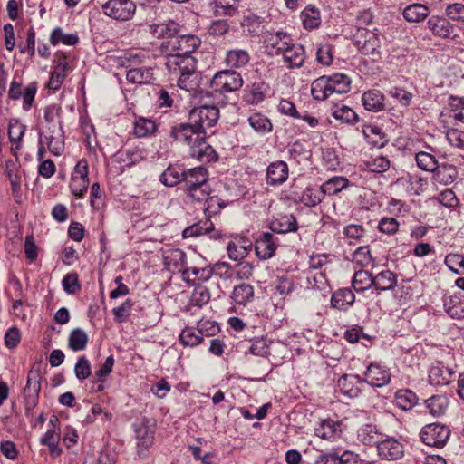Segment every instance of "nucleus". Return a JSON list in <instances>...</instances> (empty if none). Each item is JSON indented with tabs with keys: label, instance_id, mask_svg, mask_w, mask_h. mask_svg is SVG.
I'll list each match as a JSON object with an SVG mask.
<instances>
[{
	"label": "nucleus",
	"instance_id": "1",
	"mask_svg": "<svg viewBox=\"0 0 464 464\" xmlns=\"http://www.w3.org/2000/svg\"><path fill=\"white\" fill-rule=\"evenodd\" d=\"M170 136L189 147V154L200 161H209L214 150L205 140V135L190 121L179 123L170 130Z\"/></svg>",
	"mask_w": 464,
	"mask_h": 464
},
{
	"label": "nucleus",
	"instance_id": "2",
	"mask_svg": "<svg viewBox=\"0 0 464 464\" xmlns=\"http://www.w3.org/2000/svg\"><path fill=\"white\" fill-rule=\"evenodd\" d=\"M166 55L165 66L177 78L180 89L191 91L195 87L194 77L197 61L192 55H179L176 53L162 52Z\"/></svg>",
	"mask_w": 464,
	"mask_h": 464
},
{
	"label": "nucleus",
	"instance_id": "3",
	"mask_svg": "<svg viewBox=\"0 0 464 464\" xmlns=\"http://www.w3.org/2000/svg\"><path fill=\"white\" fill-rule=\"evenodd\" d=\"M41 381L40 369L33 367L27 373L26 384L22 393L26 416L32 415L33 410L38 404Z\"/></svg>",
	"mask_w": 464,
	"mask_h": 464
},
{
	"label": "nucleus",
	"instance_id": "4",
	"mask_svg": "<svg viewBox=\"0 0 464 464\" xmlns=\"http://www.w3.org/2000/svg\"><path fill=\"white\" fill-rule=\"evenodd\" d=\"M200 39L194 34H182L171 37L161 44L162 52L176 53L179 55H191L200 45Z\"/></svg>",
	"mask_w": 464,
	"mask_h": 464
},
{
	"label": "nucleus",
	"instance_id": "5",
	"mask_svg": "<svg viewBox=\"0 0 464 464\" xmlns=\"http://www.w3.org/2000/svg\"><path fill=\"white\" fill-rule=\"evenodd\" d=\"M450 429L439 422L427 424L420 431L421 441L430 447L443 448L450 437Z\"/></svg>",
	"mask_w": 464,
	"mask_h": 464
},
{
	"label": "nucleus",
	"instance_id": "6",
	"mask_svg": "<svg viewBox=\"0 0 464 464\" xmlns=\"http://www.w3.org/2000/svg\"><path fill=\"white\" fill-rule=\"evenodd\" d=\"M102 13L117 21H129L136 12V4L132 0H108L102 5Z\"/></svg>",
	"mask_w": 464,
	"mask_h": 464
},
{
	"label": "nucleus",
	"instance_id": "7",
	"mask_svg": "<svg viewBox=\"0 0 464 464\" xmlns=\"http://www.w3.org/2000/svg\"><path fill=\"white\" fill-rule=\"evenodd\" d=\"M241 74L233 70H224L217 72L212 81L211 87L221 93L232 92L243 86Z\"/></svg>",
	"mask_w": 464,
	"mask_h": 464
},
{
	"label": "nucleus",
	"instance_id": "8",
	"mask_svg": "<svg viewBox=\"0 0 464 464\" xmlns=\"http://www.w3.org/2000/svg\"><path fill=\"white\" fill-rule=\"evenodd\" d=\"M219 118V111L215 106H201L193 109L188 116L192 122L206 136V130L213 127Z\"/></svg>",
	"mask_w": 464,
	"mask_h": 464
},
{
	"label": "nucleus",
	"instance_id": "9",
	"mask_svg": "<svg viewBox=\"0 0 464 464\" xmlns=\"http://www.w3.org/2000/svg\"><path fill=\"white\" fill-rule=\"evenodd\" d=\"M183 278L190 286L201 288L202 290H209L219 279L218 274H213L212 270L208 267L202 269L196 267L188 268L187 271H184Z\"/></svg>",
	"mask_w": 464,
	"mask_h": 464
},
{
	"label": "nucleus",
	"instance_id": "10",
	"mask_svg": "<svg viewBox=\"0 0 464 464\" xmlns=\"http://www.w3.org/2000/svg\"><path fill=\"white\" fill-rule=\"evenodd\" d=\"M133 427L137 439V452L140 457H143L153 444L154 430L145 419L135 422Z\"/></svg>",
	"mask_w": 464,
	"mask_h": 464
},
{
	"label": "nucleus",
	"instance_id": "11",
	"mask_svg": "<svg viewBox=\"0 0 464 464\" xmlns=\"http://www.w3.org/2000/svg\"><path fill=\"white\" fill-rule=\"evenodd\" d=\"M355 44L364 55H372L380 48V39L377 32L366 29H359L355 39Z\"/></svg>",
	"mask_w": 464,
	"mask_h": 464
},
{
	"label": "nucleus",
	"instance_id": "12",
	"mask_svg": "<svg viewBox=\"0 0 464 464\" xmlns=\"http://www.w3.org/2000/svg\"><path fill=\"white\" fill-rule=\"evenodd\" d=\"M280 55L283 56L284 63L287 68H300L305 60V51L303 45L294 44L291 39L286 46L282 50Z\"/></svg>",
	"mask_w": 464,
	"mask_h": 464
},
{
	"label": "nucleus",
	"instance_id": "13",
	"mask_svg": "<svg viewBox=\"0 0 464 464\" xmlns=\"http://www.w3.org/2000/svg\"><path fill=\"white\" fill-rule=\"evenodd\" d=\"M455 374L453 368L446 366L442 361H436L429 371V381L432 385H447Z\"/></svg>",
	"mask_w": 464,
	"mask_h": 464
},
{
	"label": "nucleus",
	"instance_id": "14",
	"mask_svg": "<svg viewBox=\"0 0 464 464\" xmlns=\"http://www.w3.org/2000/svg\"><path fill=\"white\" fill-rule=\"evenodd\" d=\"M165 267L172 273H181L184 277L186 267V254L179 248H171L163 255Z\"/></svg>",
	"mask_w": 464,
	"mask_h": 464
},
{
	"label": "nucleus",
	"instance_id": "15",
	"mask_svg": "<svg viewBox=\"0 0 464 464\" xmlns=\"http://www.w3.org/2000/svg\"><path fill=\"white\" fill-rule=\"evenodd\" d=\"M379 456L387 460H395L403 455V446L392 437L382 438L377 448Z\"/></svg>",
	"mask_w": 464,
	"mask_h": 464
},
{
	"label": "nucleus",
	"instance_id": "16",
	"mask_svg": "<svg viewBox=\"0 0 464 464\" xmlns=\"http://www.w3.org/2000/svg\"><path fill=\"white\" fill-rule=\"evenodd\" d=\"M444 307L450 317L464 318V295L461 292H450L444 299Z\"/></svg>",
	"mask_w": 464,
	"mask_h": 464
},
{
	"label": "nucleus",
	"instance_id": "17",
	"mask_svg": "<svg viewBox=\"0 0 464 464\" xmlns=\"http://www.w3.org/2000/svg\"><path fill=\"white\" fill-rule=\"evenodd\" d=\"M342 426L341 421L326 419L322 420L319 426L315 428L314 433L321 439L334 440L341 437L343 432Z\"/></svg>",
	"mask_w": 464,
	"mask_h": 464
},
{
	"label": "nucleus",
	"instance_id": "18",
	"mask_svg": "<svg viewBox=\"0 0 464 464\" xmlns=\"http://www.w3.org/2000/svg\"><path fill=\"white\" fill-rule=\"evenodd\" d=\"M268 92V85L264 82H255L244 90L243 101L247 104L256 105L262 102Z\"/></svg>",
	"mask_w": 464,
	"mask_h": 464
},
{
	"label": "nucleus",
	"instance_id": "19",
	"mask_svg": "<svg viewBox=\"0 0 464 464\" xmlns=\"http://www.w3.org/2000/svg\"><path fill=\"white\" fill-rule=\"evenodd\" d=\"M365 381L375 387H382L386 385L391 379L388 370L382 368L377 363H371L364 372Z\"/></svg>",
	"mask_w": 464,
	"mask_h": 464
},
{
	"label": "nucleus",
	"instance_id": "20",
	"mask_svg": "<svg viewBox=\"0 0 464 464\" xmlns=\"http://www.w3.org/2000/svg\"><path fill=\"white\" fill-rule=\"evenodd\" d=\"M276 244L274 241V237L269 232H264L256 240L255 250L256 256L260 259H268L272 257L276 252Z\"/></svg>",
	"mask_w": 464,
	"mask_h": 464
},
{
	"label": "nucleus",
	"instance_id": "21",
	"mask_svg": "<svg viewBox=\"0 0 464 464\" xmlns=\"http://www.w3.org/2000/svg\"><path fill=\"white\" fill-rule=\"evenodd\" d=\"M269 228L278 234L295 232L298 228L297 221L292 214H279L269 225Z\"/></svg>",
	"mask_w": 464,
	"mask_h": 464
},
{
	"label": "nucleus",
	"instance_id": "22",
	"mask_svg": "<svg viewBox=\"0 0 464 464\" xmlns=\"http://www.w3.org/2000/svg\"><path fill=\"white\" fill-rule=\"evenodd\" d=\"M288 178V166L285 161L278 160L271 163L266 170V183L278 185L284 183Z\"/></svg>",
	"mask_w": 464,
	"mask_h": 464
},
{
	"label": "nucleus",
	"instance_id": "23",
	"mask_svg": "<svg viewBox=\"0 0 464 464\" xmlns=\"http://www.w3.org/2000/svg\"><path fill=\"white\" fill-rule=\"evenodd\" d=\"M291 37L284 32L269 34L265 39L266 51L271 55H280L282 50L290 42Z\"/></svg>",
	"mask_w": 464,
	"mask_h": 464
},
{
	"label": "nucleus",
	"instance_id": "24",
	"mask_svg": "<svg viewBox=\"0 0 464 464\" xmlns=\"http://www.w3.org/2000/svg\"><path fill=\"white\" fill-rule=\"evenodd\" d=\"M383 437L384 435L372 424L362 426L357 434L358 440L361 443L366 446H376L377 448Z\"/></svg>",
	"mask_w": 464,
	"mask_h": 464
},
{
	"label": "nucleus",
	"instance_id": "25",
	"mask_svg": "<svg viewBox=\"0 0 464 464\" xmlns=\"http://www.w3.org/2000/svg\"><path fill=\"white\" fill-rule=\"evenodd\" d=\"M251 247V242L245 238L230 241L227 246L228 257L231 260L240 262L248 255Z\"/></svg>",
	"mask_w": 464,
	"mask_h": 464
},
{
	"label": "nucleus",
	"instance_id": "26",
	"mask_svg": "<svg viewBox=\"0 0 464 464\" xmlns=\"http://www.w3.org/2000/svg\"><path fill=\"white\" fill-rule=\"evenodd\" d=\"M208 171L203 167H196L186 170L183 182L184 190L198 187L208 182Z\"/></svg>",
	"mask_w": 464,
	"mask_h": 464
},
{
	"label": "nucleus",
	"instance_id": "27",
	"mask_svg": "<svg viewBox=\"0 0 464 464\" xmlns=\"http://www.w3.org/2000/svg\"><path fill=\"white\" fill-rule=\"evenodd\" d=\"M362 102L367 111L377 112L385 108L384 95L376 89L365 92L362 96Z\"/></svg>",
	"mask_w": 464,
	"mask_h": 464
},
{
	"label": "nucleus",
	"instance_id": "28",
	"mask_svg": "<svg viewBox=\"0 0 464 464\" xmlns=\"http://www.w3.org/2000/svg\"><path fill=\"white\" fill-rule=\"evenodd\" d=\"M300 19L304 29L308 31L317 29L322 23L321 12L319 8L309 5L301 12Z\"/></svg>",
	"mask_w": 464,
	"mask_h": 464
},
{
	"label": "nucleus",
	"instance_id": "29",
	"mask_svg": "<svg viewBox=\"0 0 464 464\" xmlns=\"http://www.w3.org/2000/svg\"><path fill=\"white\" fill-rule=\"evenodd\" d=\"M362 133L368 143L376 148H383L388 143V138L376 125L366 124L362 128Z\"/></svg>",
	"mask_w": 464,
	"mask_h": 464
},
{
	"label": "nucleus",
	"instance_id": "30",
	"mask_svg": "<svg viewBox=\"0 0 464 464\" xmlns=\"http://www.w3.org/2000/svg\"><path fill=\"white\" fill-rule=\"evenodd\" d=\"M430 9L422 4H411L403 10V17L410 23H420L424 21L430 14Z\"/></svg>",
	"mask_w": 464,
	"mask_h": 464
},
{
	"label": "nucleus",
	"instance_id": "31",
	"mask_svg": "<svg viewBox=\"0 0 464 464\" xmlns=\"http://www.w3.org/2000/svg\"><path fill=\"white\" fill-rule=\"evenodd\" d=\"M26 127L20 123L17 120H12L8 125V138L15 146L11 148V151L14 156H17L16 150H20L21 142L24 135Z\"/></svg>",
	"mask_w": 464,
	"mask_h": 464
},
{
	"label": "nucleus",
	"instance_id": "32",
	"mask_svg": "<svg viewBox=\"0 0 464 464\" xmlns=\"http://www.w3.org/2000/svg\"><path fill=\"white\" fill-rule=\"evenodd\" d=\"M326 79H328L331 94L347 93L351 89V80L344 73H334L333 75L326 76Z\"/></svg>",
	"mask_w": 464,
	"mask_h": 464
},
{
	"label": "nucleus",
	"instance_id": "33",
	"mask_svg": "<svg viewBox=\"0 0 464 464\" xmlns=\"http://www.w3.org/2000/svg\"><path fill=\"white\" fill-rule=\"evenodd\" d=\"M427 24L432 34L440 37H449L453 29L446 18L436 15L431 16Z\"/></svg>",
	"mask_w": 464,
	"mask_h": 464
},
{
	"label": "nucleus",
	"instance_id": "34",
	"mask_svg": "<svg viewBox=\"0 0 464 464\" xmlns=\"http://www.w3.org/2000/svg\"><path fill=\"white\" fill-rule=\"evenodd\" d=\"M186 170L180 166H169L160 175V181L168 187H173L183 181Z\"/></svg>",
	"mask_w": 464,
	"mask_h": 464
},
{
	"label": "nucleus",
	"instance_id": "35",
	"mask_svg": "<svg viewBox=\"0 0 464 464\" xmlns=\"http://www.w3.org/2000/svg\"><path fill=\"white\" fill-rule=\"evenodd\" d=\"M5 171L11 184L13 194L18 196L21 191L22 171L13 160L6 161Z\"/></svg>",
	"mask_w": 464,
	"mask_h": 464
},
{
	"label": "nucleus",
	"instance_id": "36",
	"mask_svg": "<svg viewBox=\"0 0 464 464\" xmlns=\"http://www.w3.org/2000/svg\"><path fill=\"white\" fill-rule=\"evenodd\" d=\"M425 403L432 416L440 417L445 414L449 406V400L446 396L434 395L426 400Z\"/></svg>",
	"mask_w": 464,
	"mask_h": 464
},
{
	"label": "nucleus",
	"instance_id": "37",
	"mask_svg": "<svg viewBox=\"0 0 464 464\" xmlns=\"http://www.w3.org/2000/svg\"><path fill=\"white\" fill-rule=\"evenodd\" d=\"M328 79L326 75L321 76L314 80L311 85V93L313 98L317 101H324L331 96Z\"/></svg>",
	"mask_w": 464,
	"mask_h": 464
},
{
	"label": "nucleus",
	"instance_id": "38",
	"mask_svg": "<svg viewBox=\"0 0 464 464\" xmlns=\"http://www.w3.org/2000/svg\"><path fill=\"white\" fill-rule=\"evenodd\" d=\"M355 300L353 292H334L331 305L338 310H347Z\"/></svg>",
	"mask_w": 464,
	"mask_h": 464
},
{
	"label": "nucleus",
	"instance_id": "39",
	"mask_svg": "<svg viewBox=\"0 0 464 464\" xmlns=\"http://www.w3.org/2000/svg\"><path fill=\"white\" fill-rule=\"evenodd\" d=\"M418 396L410 390H399L395 393V402L398 407L406 411L418 403Z\"/></svg>",
	"mask_w": 464,
	"mask_h": 464
},
{
	"label": "nucleus",
	"instance_id": "40",
	"mask_svg": "<svg viewBox=\"0 0 464 464\" xmlns=\"http://www.w3.org/2000/svg\"><path fill=\"white\" fill-rule=\"evenodd\" d=\"M348 186V179L343 177H334L322 184L324 196H334Z\"/></svg>",
	"mask_w": 464,
	"mask_h": 464
},
{
	"label": "nucleus",
	"instance_id": "41",
	"mask_svg": "<svg viewBox=\"0 0 464 464\" xmlns=\"http://www.w3.org/2000/svg\"><path fill=\"white\" fill-rule=\"evenodd\" d=\"M366 168L374 173H383L391 166L390 160L382 154L372 155L370 160L364 162Z\"/></svg>",
	"mask_w": 464,
	"mask_h": 464
},
{
	"label": "nucleus",
	"instance_id": "42",
	"mask_svg": "<svg viewBox=\"0 0 464 464\" xmlns=\"http://www.w3.org/2000/svg\"><path fill=\"white\" fill-rule=\"evenodd\" d=\"M249 125L258 133L266 134L272 130L270 120L261 113H254L248 117Z\"/></svg>",
	"mask_w": 464,
	"mask_h": 464
},
{
	"label": "nucleus",
	"instance_id": "43",
	"mask_svg": "<svg viewBox=\"0 0 464 464\" xmlns=\"http://www.w3.org/2000/svg\"><path fill=\"white\" fill-rule=\"evenodd\" d=\"M152 75L151 70L145 66L132 67L128 70L126 79L132 83H143L150 80Z\"/></svg>",
	"mask_w": 464,
	"mask_h": 464
},
{
	"label": "nucleus",
	"instance_id": "44",
	"mask_svg": "<svg viewBox=\"0 0 464 464\" xmlns=\"http://www.w3.org/2000/svg\"><path fill=\"white\" fill-rule=\"evenodd\" d=\"M88 343L87 334L81 328L73 329L69 335V347L74 351H82L86 348Z\"/></svg>",
	"mask_w": 464,
	"mask_h": 464
},
{
	"label": "nucleus",
	"instance_id": "45",
	"mask_svg": "<svg viewBox=\"0 0 464 464\" xmlns=\"http://www.w3.org/2000/svg\"><path fill=\"white\" fill-rule=\"evenodd\" d=\"M434 172L437 180L444 185L454 182L458 175L456 168L451 164L439 165V168Z\"/></svg>",
	"mask_w": 464,
	"mask_h": 464
},
{
	"label": "nucleus",
	"instance_id": "46",
	"mask_svg": "<svg viewBox=\"0 0 464 464\" xmlns=\"http://www.w3.org/2000/svg\"><path fill=\"white\" fill-rule=\"evenodd\" d=\"M249 62V54L241 49L230 50L227 53L226 63L230 67L240 68Z\"/></svg>",
	"mask_w": 464,
	"mask_h": 464
},
{
	"label": "nucleus",
	"instance_id": "47",
	"mask_svg": "<svg viewBox=\"0 0 464 464\" xmlns=\"http://www.w3.org/2000/svg\"><path fill=\"white\" fill-rule=\"evenodd\" d=\"M50 42L53 45H57L58 44L75 45L79 42V37L75 34H65L62 28L56 27L51 33Z\"/></svg>",
	"mask_w": 464,
	"mask_h": 464
},
{
	"label": "nucleus",
	"instance_id": "48",
	"mask_svg": "<svg viewBox=\"0 0 464 464\" xmlns=\"http://www.w3.org/2000/svg\"><path fill=\"white\" fill-rule=\"evenodd\" d=\"M417 166L422 170L434 172L438 168L439 164L434 155L426 152L420 151L415 155Z\"/></svg>",
	"mask_w": 464,
	"mask_h": 464
},
{
	"label": "nucleus",
	"instance_id": "49",
	"mask_svg": "<svg viewBox=\"0 0 464 464\" xmlns=\"http://www.w3.org/2000/svg\"><path fill=\"white\" fill-rule=\"evenodd\" d=\"M324 195L323 193L322 188H306L299 198V200L306 206L314 207L322 202Z\"/></svg>",
	"mask_w": 464,
	"mask_h": 464
},
{
	"label": "nucleus",
	"instance_id": "50",
	"mask_svg": "<svg viewBox=\"0 0 464 464\" xmlns=\"http://www.w3.org/2000/svg\"><path fill=\"white\" fill-rule=\"evenodd\" d=\"M156 124L153 121L145 118H140L134 124V134L139 137H146L156 130Z\"/></svg>",
	"mask_w": 464,
	"mask_h": 464
},
{
	"label": "nucleus",
	"instance_id": "51",
	"mask_svg": "<svg viewBox=\"0 0 464 464\" xmlns=\"http://www.w3.org/2000/svg\"><path fill=\"white\" fill-rule=\"evenodd\" d=\"M372 283L371 275L364 270L356 272L352 282L353 290H369Z\"/></svg>",
	"mask_w": 464,
	"mask_h": 464
},
{
	"label": "nucleus",
	"instance_id": "52",
	"mask_svg": "<svg viewBox=\"0 0 464 464\" xmlns=\"http://www.w3.org/2000/svg\"><path fill=\"white\" fill-rule=\"evenodd\" d=\"M333 117L336 120L343 121L347 123H352L357 121V114L350 107L342 105L333 108Z\"/></svg>",
	"mask_w": 464,
	"mask_h": 464
},
{
	"label": "nucleus",
	"instance_id": "53",
	"mask_svg": "<svg viewBox=\"0 0 464 464\" xmlns=\"http://www.w3.org/2000/svg\"><path fill=\"white\" fill-rule=\"evenodd\" d=\"M179 341L184 346H197L203 342L200 333L196 334L192 328H185L179 334Z\"/></svg>",
	"mask_w": 464,
	"mask_h": 464
},
{
	"label": "nucleus",
	"instance_id": "54",
	"mask_svg": "<svg viewBox=\"0 0 464 464\" xmlns=\"http://www.w3.org/2000/svg\"><path fill=\"white\" fill-rule=\"evenodd\" d=\"M446 266L455 274L464 275V256L449 254L445 257Z\"/></svg>",
	"mask_w": 464,
	"mask_h": 464
},
{
	"label": "nucleus",
	"instance_id": "55",
	"mask_svg": "<svg viewBox=\"0 0 464 464\" xmlns=\"http://www.w3.org/2000/svg\"><path fill=\"white\" fill-rule=\"evenodd\" d=\"M209 186L208 182L198 187L185 190L187 197L193 201H206L209 198Z\"/></svg>",
	"mask_w": 464,
	"mask_h": 464
},
{
	"label": "nucleus",
	"instance_id": "56",
	"mask_svg": "<svg viewBox=\"0 0 464 464\" xmlns=\"http://www.w3.org/2000/svg\"><path fill=\"white\" fill-rule=\"evenodd\" d=\"M353 260L362 267L370 266L372 263V257L369 246L358 247L353 253Z\"/></svg>",
	"mask_w": 464,
	"mask_h": 464
},
{
	"label": "nucleus",
	"instance_id": "57",
	"mask_svg": "<svg viewBox=\"0 0 464 464\" xmlns=\"http://www.w3.org/2000/svg\"><path fill=\"white\" fill-rule=\"evenodd\" d=\"M214 229L213 224L206 221L203 225L196 224L188 227L183 231V237H197L202 234H208Z\"/></svg>",
	"mask_w": 464,
	"mask_h": 464
},
{
	"label": "nucleus",
	"instance_id": "58",
	"mask_svg": "<svg viewBox=\"0 0 464 464\" xmlns=\"http://www.w3.org/2000/svg\"><path fill=\"white\" fill-rule=\"evenodd\" d=\"M216 11L225 14L233 15L237 12V0H214Z\"/></svg>",
	"mask_w": 464,
	"mask_h": 464
},
{
	"label": "nucleus",
	"instance_id": "59",
	"mask_svg": "<svg viewBox=\"0 0 464 464\" xmlns=\"http://www.w3.org/2000/svg\"><path fill=\"white\" fill-rule=\"evenodd\" d=\"M37 92V82H30L24 90L22 97H23V109L24 111H29L32 107L33 102L34 100L35 94Z\"/></svg>",
	"mask_w": 464,
	"mask_h": 464
},
{
	"label": "nucleus",
	"instance_id": "60",
	"mask_svg": "<svg viewBox=\"0 0 464 464\" xmlns=\"http://www.w3.org/2000/svg\"><path fill=\"white\" fill-rule=\"evenodd\" d=\"M316 59L323 65H329L333 61V47L328 44H321L316 51Z\"/></svg>",
	"mask_w": 464,
	"mask_h": 464
},
{
	"label": "nucleus",
	"instance_id": "61",
	"mask_svg": "<svg viewBox=\"0 0 464 464\" xmlns=\"http://www.w3.org/2000/svg\"><path fill=\"white\" fill-rule=\"evenodd\" d=\"M446 138L451 146L464 149V131L456 128H450L446 132Z\"/></svg>",
	"mask_w": 464,
	"mask_h": 464
},
{
	"label": "nucleus",
	"instance_id": "62",
	"mask_svg": "<svg viewBox=\"0 0 464 464\" xmlns=\"http://www.w3.org/2000/svg\"><path fill=\"white\" fill-rule=\"evenodd\" d=\"M74 372L79 380H85L91 375V365L85 356H81L74 367Z\"/></svg>",
	"mask_w": 464,
	"mask_h": 464
},
{
	"label": "nucleus",
	"instance_id": "63",
	"mask_svg": "<svg viewBox=\"0 0 464 464\" xmlns=\"http://www.w3.org/2000/svg\"><path fill=\"white\" fill-rule=\"evenodd\" d=\"M378 229L382 233L393 235L399 229V222L394 218H382L379 221Z\"/></svg>",
	"mask_w": 464,
	"mask_h": 464
},
{
	"label": "nucleus",
	"instance_id": "64",
	"mask_svg": "<svg viewBox=\"0 0 464 464\" xmlns=\"http://www.w3.org/2000/svg\"><path fill=\"white\" fill-rule=\"evenodd\" d=\"M453 114L450 115L454 120L464 123V98H451L450 103Z\"/></svg>",
	"mask_w": 464,
	"mask_h": 464
}]
</instances>
